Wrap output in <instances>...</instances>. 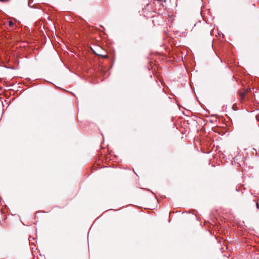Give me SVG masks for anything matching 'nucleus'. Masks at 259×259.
Masks as SVG:
<instances>
[{
  "label": "nucleus",
  "mask_w": 259,
  "mask_h": 259,
  "mask_svg": "<svg viewBox=\"0 0 259 259\" xmlns=\"http://www.w3.org/2000/svg\"><path fill=\"white\" fill-rule=\"evenodd\" d=\"M8 23H9V25L10 27H12L14 25V23L12 21H9L8 22Z\"/></svg>",
  "instance_id": "f257e3e1"
},
{
  "label": "nucleus",
  "mask_w": 259,
  "mask_h": 259,
  "mask_svg": "<svg viewBox=\"0 0 259 259\" xmlns=\"http://www.w3.org/2000/svg\"><path fill=\"white\" fill-rule=\"evenodd\" d=\"M245 94V93H240V95L241 98H243Z\"/></svg>",
  "instance_id": "f03ea898"
},
{
  "label": "nucleus",
  "mask_w": 259,
  "mask_h": 259,
  "mask_svg": "<svg viewBox=\"0 0 259 259\" xmlns=\"http://www.w3.org/2000/svg\"><path fill=\"white\" fill-rule=\"evenodd\" d=\"M256 207H257V208H258V207H259V205H258V202L256 203Z\"/></svg>",
  "instance_id": "7ed1b4c3"
},
{
  "label": "nucleus",
  "mask_w": 259,
  "mask_h": 259,
  "mask_svg": "<svg viewBox=\"0 0 259 259\" xmlns=\"http://www.w3.org/2000/svg\"><path fill=\"white\" fill-rule=\"evenodd\" d=\"M250 91V89H249L247 90V92Z\"/></svg>",
  "instance_id": "20e7f679"
}]
</instances>
